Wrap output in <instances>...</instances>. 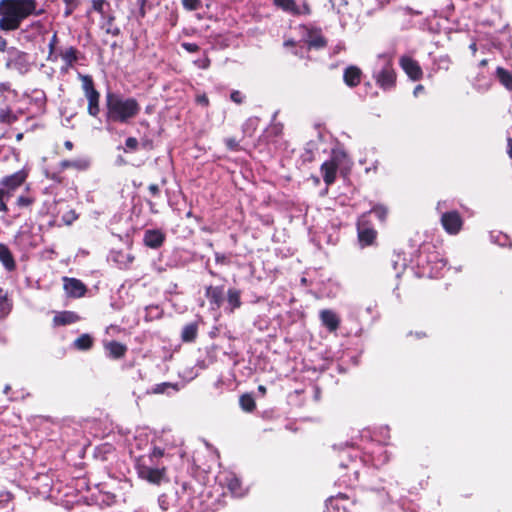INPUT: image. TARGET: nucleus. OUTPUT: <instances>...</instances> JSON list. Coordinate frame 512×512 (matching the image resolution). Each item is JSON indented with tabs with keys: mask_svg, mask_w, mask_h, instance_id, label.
I'll return each mask as SVG.
<instances>
[{
	"mask_svg": "<svg viewBox=\"0 0 512 512\" xmlns=\"http://www.w3.org/2000/svg\"><path fill=\"white\" fill-rule=\"evenodd\" d=\"M104 5H105L104 0H93V8L96 11L103 12Z\"/></svg>",
	"mask_w": 512,
	"mask_h": 512,
	"instance_id": "58836bf2",
	"label": "nucleus"
},
{
	"mask_svg": "<svg viewBox=\"0 0 512 512\" xmlns=\"http://www.w3.org/2000/svg\"><path fill=\"white\" fill-rule=\"evenodd\" d=\"M486 63H487L486 60L481 61V65H486Z\"/></svg>",
	"mask_w": 512,
	"mask_h": 512,
	"instance_id": "4d7b16f0",
	"label": "nucleus"
},
{
	"mask_svg": "<svg viewBox=\"0 0 512 512\" xmlns=\"http://www.w3.org/2000/svg\"><path fill=\"white\" fill-rule=\"evenodd\" d=\"M225 143L230 150H235L238 147V142L234 138L226 139Z\"/></svg>",
	"mask_w": 512,
	"mask_h": 512,
	"instance_id": "ea45409f",
	"label": "nucleus"
},
{
	"mask_svg": "<svg viewBox=\"0 0 512 512\" xmlns=\"http://www.w3.org/2000/svg\"><path fill=\"white\" fill-rule=\"evenodd\" d=\"M446 266V261L444 259H440L435 263V271L434 267L432 268L430 272L431 277H437L440 274V269Z\"/></svg>",
	"mask_w": 512,
	"mask_h": 512,
	"instance_id": "72a5a7b5",
	"label": "nucleus"
},
{
	"mask_svg": "<svg viewBox=\"0 0 512 512\" xmlns=\"http://www.w3.org/2000/svg\"><path fill=\"white\" fill-rule=\"evenodd\" d=\"M358 238L362 246L371 245L376 238V231L370 227H367L363 221H359Z\"/></svg>",
	"mask_w": 512,
	"mask_h": 512,
	"instance_id": "f8f14e48",
	"label": "nucleus"
},
{
	"mask_svg": "<svg viewBox=\"0 0 512 512\" xmlns=\"http://www.w3.org/2000/svg\"><path fill=\"white\" fill-rule=\"evenodd\" d=\"M42 13L43 10H37L36 0H0V29L16 30L29 16Z\"/></svg>",
	"mask_w": 512,
	"mask_h": 512,
	"instance_id": "f257e3e1",
	"label": "nucleus"
},
{
	"mask_svg": "<svg viewBox=\"0 0 512 512\" xmlns=\"http://www.w3.org/2000/svg\"><path fill=\"white\" fill-rule=\"evenodd\" d=\"M227 486L231 493L236 497H242L246 493V489L242 487L241 481L235 476H230L227 479Z\"/></svg>",
	"mask_w": 512,
	"mask_h": 512,
	"instance_id": "412c9836",
	"label": "nucleus"
},
{
	"mask_svg": "<svg viewBox=\"0 0 512 512\" xmlns=\"http://www.w3.org/2000/svg\"><path fill=\"white\" fill-rule=\"evenodd\" d=\"M284 45H285L286 47H288V46H293V45H294V42H293V41H291V40H287V41H285Z\"/></svg>",
	"mask_w": 512,
	"mask_h": 512,
	"instance_id": "603ef678",
	"label": "nucleus"
},
{
	"mask_svg": "<svg viewBox=\"0 0 512 512\" xmlns=\"http://www.w3.org/2000/svg\"><path fill=\"white\" fill-rule=\"evenodd\" d=\"M11 197V193L9 191H5V189L0 188V211L7 212L8 208L6 205V200Z\"/></svg>",
	"mask_w": 512,
	"mask_h": 512,
	"instance_id": "c756f323",
	"label": "nucleus"
},
{
	"mask_svg": "<svg viewBox=\"0 0 512 512\" xmlns=\"http://www.w3.org/2000/svg\"><path fill=\"white\" fill-rule=\"evenodd\" d=\"M362 72L357 66H349L345 69L343 79L347 86L355 87L361 82Z\"/></svg>",
	"mask_w": 512,
	"mask_h": 512,
	"instance_id": "4468645a",
	"label": "nucleus"
},
{
	"mask_svg": "<svg viewBox=\"0 0 512 512\" xmlns=\"http://www.w3.org/2000/svg\"><path fill=\"white\" fill-rule=\"evenodd\" d=\"M15 120V116L9 110H2L0 112V121L6 123H12Z\"/></svg>",
	"mask_w": 512,
	"mask_h": 512,
	"instance_id": "f704fd0d",
	"label": "nucleus"
},
{
	"mask_svg": "<svg viewBox=\"0 0 512 512\" xmlns=\"http://www.w3.org/2000/svg\"><path fill=\"white\" fill-rule=\"evenodd\" d=\"M138 476L152 484H160L165 477V468H152L145 464H137Z\"/></svg>",
	"mask_w": 512,
	"mask_h": 512,
	"instance_id": "423d86ee",
	"label": "nucleus"
},
{
	"mask_svg": "<svg viewBox=\"0 0 512 512\" xmlns=\"http://www.w3.org/2000/svg\"><path fill=\"white\" fill-rule=\"evenodd\" d=\"M496 75H497V78L499 79L500 83L508 90L512 91V74L502 68V67H498L496 69Z\"/></svg>",
	"mask_w": 512,
	"mask_h": 512,
	"instance_id": "4be33fe9",
	"label": "nucleus"
},
{
	"mask_svg": "<svg viewBox=\"0 0 512 512\" xmlns=\"http://www.w3.org/2000/svg\"><path fill=\"white\" fill-rule=\"evenodd\" d=\"M258 391L261 393V394H265L266 393V387L263 386V385H260L258 386Z\"/></svg>",
	"mask_w": 512,
	"mask_h": 512,
	"instance_id": "8fccbe9b",
	"label": "nucleus"
},
{
	"mask_svg": "<svg viewBox=\"0 0 512 512\" xmlns=\"http://www.w3.org/2000/svg\"><path fill=\"white\" fill-rule=\"evenodd\" d=\"M197 101L203 105H208V98L205 95L198 96Z\"/></svg>",
	"mask_w": 512,
	"mask_h": 512,
	"instance_id": "a18cd8bd",
	"label": "nucleus"
},
{
	"mask_svg": "<svg viewBox=\"0 0 512 512\" xmlns=\"http://www.w3.org/2000/svg\"><path fill=\"white\" fill-rule=\"evenodd\" d=\"M470 48L475 52L476 51V44L475 43L471 44Z\"/></svg>",
	"mask_w": 512,
	"mask_h": 512,
	"instance_id": "5fc2aeb1",
	"label": "nucleus"
},
{
	"mask_svg": "<svg viewBox=\"0 0 512 512\" xmlns=\"http://www.w3.org/2000/svg\"><path fill=\"white\" fill-rule=\"evenodd\" d=\"M59 56L65 62L64 70L71 67L78 59L77 50L74 47L65 48L60 52Z\"/></svg>",
	"mask_w": 512,
	"mask_h": 512,
	"instance_id": "a211bd4d",
	"label": "nucleus"
},
{
	"mask_svg": "<svg viewBox=\"0 0 512 512\" xmlns=\"http://www.w3.org/2000/svg\"><path fill=\"white\" fill-rule=\"evenodd\" d=\"M82 82L84 94L88 100V113L91 116H97L100 112L99 107V92L94 88L92 78L88 75H79Z\"/></svg>",
	"mask_w": 512,
	"mask_h": 512,
	"instance_id": "20e7f679",
	"label": "nucleus"
},
{
	"mask_svg": "<svg viewBox=\"0 0 512 512\" xmlns=\"http://www.w3.org/2000/svg\"><path fill=\"white\" fill-rule=\"evenodd\" d=\"M182 47L188 52H196L198 50V46L194 43H183Z\"/></svg>",
	"mask_w": 512,
	"mask_h": 512,
	"instance_id": "79ce46f5",
	"label": "nucleus"
},
{
	"mask_svg": "<svg viewBox=\"0 0 512 512\" xmlns=\"http://www.w3.org/2000/svg\"><path fill=\"white\" fill-rule=\"evenodd\" d=\"M125 145H126L127 150H135L138 146V141L134 137H129L126 140Z\"/></svg>",
	"mask_w": 512,
	"mask_h": 512,
	"instance_id": "c9c22d12",
	"label": "nucleus"
},
{
	"mask_svg": "<svg viewBox=\"0 0 512 512\" xmlns=\"http://www.w3.org/2000/svg\"><path fill=\"white\" fill-rule=\"evenodd\" d=\"M58 42L57 33L55 32L49 42L48 48H49V54H48V60L55 62L58 58V55L56 54V45Z\"/></svg>",
	"mask_w": 512,
	"mask_h": 512,
	"instance_id": "cd10ccee",
	"label": "nucleus"
},
{
	"mask_svg": "<svg viewBox=\"0 0 512 512\" xmlns=\"http://www.w3.org/2000/svg\"><path fill=\"white\" fill-rule=\"evenodd\" d=\"M373 76L376 84L384 90H389L395 85L396 74L392 67L391 56L382 54L377 57Z\"/></svg>",
	"mask_w": 512,
	"mask_h": 512,
	"instance_id": "7ed1b4c3",
	"label": "nucleus"
},
{
	"mask_svg": "<svg viewBox=\"0 0 512 512\" xmlns=\"http://www.w3.org/2000/svg\"><path fill=\"white\" fill-rule=\"evenodd\" d=\"M9 388H10L9 386H6V387H5V390H4V391H5V393H6L7 391H9Z\"/></svg>",
	"mask_w": 512,
	"mask_h": 512,
	"instance_id": "13d9d810",
	"label": "nucleus"
},
{
	"mask_svg": "<svg viewBox=\"0 0 512 512\" xmlns=\"http://www.w3.org/2000/svg\"><path fill=\"white\" fill-rule=\"evenodd\" d=\"M184 8L193 11L199 8L200 0H182Z\"/></svg>",
	"mask_w": 512,
	"mask_h": 512,
	"instance_id": "473e14b6",
	"label": "nucleus"
},
{
	"mask_svg": "<svg viewBox=\"0 0 512 512\" xmlns=\"http://www.w3.org/2000/svg\"><path fill=\"white\" fill-rule=\"evenodd\" d=\"M441 224L450 235L458 234L463 226V219L457 211L445 212L441 216Z\"/></svg>",
	"mask_w": 512,
	"mask_h": 512,
	"instance_id": "39448f33",
	"label": "nucleus"
},
{
	"mask_svg": "<svg viewBox=\"0 0 512 512\" xmlns=\"http://www.w3.org/2000/svg\"><path fill=\"white\" fill-rule=\"evenodd\" d=\"M309 48H321L325 46V40L319 34H312L305 40Z\"/></svg>",
	"mask_w": 512,
	"mask_h": 512,
	"instance_id": "b1692460",
	"label": "nucleus"
},
{
	"mask_svg": "<svg viewBox=\"0 0 512 512\" xmlns=\"http://www.w3.org/2000/svg\"><path fill=\"white\" fill-rule=\"evenodd\" d=\"M149 190L153 195H156L159 192V188L155 184L150 185Z\"/></svg>",
	"mask_w": 512,
	"mask_h": 512,
	"instance_id": "49530a36",
	"label": "nucleus"
},
{
	"mask_svg": "<svg viewBox=\"0 0 512 512\" xmlns=\"http://www.w3.org/2000/svg\"><path fill=\"white\" fill-rule=\"evenodd\" d=\"M0 262L7 271H13L16 268V262L7 245L0 243Z\"/></svg>",
	"mask_w": 512,
	"mask_h": 512,
	"instance_id": "2eb2a0df",
	"label": "nucleus"
},
{
	"mask_svg": "<svg viewBox=\"0 0 512 512\" xmlns=\"http://www.w3.org/2000/svg\"><path fill=\"white\" fill-rule=\"evenodd\" d=\"M17 204L19 206H28L31 204V200L27 197H24V196H20L18 197L17 199Z\"/></svg>",
	"mask_w": 512,
	"mask_h": 512,
	"instance_id": "37998d69",
	"label": "nucleus"
},
{
	"mask_svg": "<svg viewBox=\"0 0 512 512\" xmlns=\"http://www.w3.org/2000/svg\"><path fill=\"white\" fill-rule=\"evenodd\" d=\"M153 455L156 457H160L163 455V452L160 449H154Z\"/></svg>",
	"mask_w": 512,
	"mask_h": 512,
	"instance_id": "09e8293b",
	"label": "nucleus"
},
{
	"mask_svg": "<svg viewBox=\"0 0 512 512\" xmlns=\"http://www.w3.org/2000/svg\"><path fill=\"white\" fill-rule=\"evenodd\" d=\"M79 320V317L77 314L71 311H63L58 314H56L53 318L54 325H67L75 323Z\"/></svg>",
	"mask_w": 512,
	"mask_h": 512,
	"instance_id": "f3484780",
	"label": "nucleus"
},
{
	"mask_svg": "<svg viewBox=\"0 0 512 512\" xmlns=\"http://www.w3.org/2000/svg\"><path fill=\"white\" fill-rule=\"evenodd\" d=\"M164 238L165 236L160 230L152 229L144 233L143 241L150 248H158L162 245Z\"/></svg>",
	"mask_w": 512,
	"mask_h": 512,
	"instance_id": "ddd939ff",
	"label": "nucleus"
},
{
	"mask_svg": "<svg viewBox=\"0 0 512 512\" xmlns=\"http://www.w3.org/2000/svg\"><path fill=\"white\" fill-rule=\"evenodd\" d=\"M74 344L80 350H87L92 345V339L88 334H83L75 340Z\"/></svg>",
	"mask_w": 512,
	"mask_h": 512,
	"instance_id": "a878e982",
	"label": "nucleus"
},
{
	"mask_svg": "<svg viewBox=\"0 0 512 512\" xmlns=\"http://www.w3.org/2000/svg\"><path fill=\"white\" fill-rule=\"evenodd\" d=\"M197 334V327L194 324H189L184 327L182 331V339L184 341H192L195 339Z\"/></svg>",
	"mask_w": 512,
	"mask_h": 512,
	"instance_id": "bb28decb",
	"label": "nucleus"
},
{
	"mask_svg": "<svg viewBox=\"0 0 512 512\" xmlns=\"http://www.w3.org/2000/svg\"><path fill=\"white\" fill-rule=\"evenodd\" d=\"M230 98L233 102H235L237 104H240L243 101V96H242L241 92H239V91H233L230 95Z\"/></svg>",
	"mask_w": 512,
	"mask_h": 512,
	"instance_id": "e433bc0d",
	"label": "nucleus"
},
{
	"mask_svg": "<svg viewBox=\"0 0 512 512\" xmlns=\"http://www.w3.org/2000/svg\"><path fill=\"white\" fill-rule=\"evenodd\" d=\"M207 297L210 299L211 303H214L216 306L220 305L221 292L217 288L209 287L207 289Z\"/></svg>",
	"mask_w": 512,
	"mask_h": 512,
	"instance_id": "c85d7f7f",
	"label": "nucleus"
},
{
	"mask_svg": "<svg viewBox=\"0 0 512 512\" xmlns=\"http://www.w3.org/2000/svg\"><path fill=\"white\" fill-rule=\"evenodd\" d=\"M107 121L127 123L136 117L140 105L136 99L119 94L108 93L106 96Z\"/></svg>",
	"mask_w": 512,
	"mask_h": 512,
	"instance_id": "f03ea898",
	"label": "nucleus"
},
{
	"mask_svg": "<svg viewBox=\"0 0 512 512\" xmlns=\"http://www.w3.org/2000/svg\"><path fill=\"white\" fill-rule=\"evenodd\" d=\"M400 65L405 73L412 79L418 80L422 77V70L418 63L410 57H402L400 59Z\"/></svg>",
	"mask_w": 512,
	"mask_h": 512,
	"instance_id": "1a4fd4ad",
	"label": "nucleus"
},
{
	"mask_svg": "<svg viewBox=\"0 0 512 512\" xmlns=\"http://www.w3.org/2000/svg\"><path fill=\"white\" fill-rule=\"evenodd\" d=\"M64 146H65L67 149L71 150V149H72V147H73V144H72V142H71V141H66V142L64 143Z\"/></svg>",
	"mask_w": 512,
	"mask_h": 512,
	"instance_id": "3c124183",
	"label": "nucleus"
},
{
	"mask_svg": "<svg viewBox=\"0 0 512 512\" xmlns=\"http://www.w3.org/2000/svg\"><path fill=\"white\" fill-rule=\"evenodd\" d=\"M169 387V384L167 383H162V384H158L156 385L154 388H153V393L155 394H161V393H164L165 392V389Z\"/></svg>",
	"mask_w": 512,
	"mask_h": 512,
	"instance_id": "4c0bfd02",
	"label": "nucleus"
},
{
	"mask_svg": "<svg viewBox=\"0 0 512 512\" xmlns=\"http://www.w3.org/2000/svg\"><path fill=\"white\" fill-rule=\"evenodd\" d=\"M16 138H17L18 141L21 140L22 139V134L19 133Z\"/></svg>",
	"mask_w": 512,
	"mask_h": 512,
	"instance_id": "6e6d98bb",
	"label": "nucleus"
},
{
	"mask_svg": "<svg viewBox=\"0 0 512 512\" xmlns=\"http://www.w3.org/2000/svg\"><path fill=\"white\" fill-rule=\"evenodd\" d=\"M321 323L330 332H335L340 326L339 316L330 309H323L319 313Z\"/></svg>",
	"mask_w": 512,
	"mask_h": 512,
	"instance_id": "6e6552de",
	"label": "nucleus"
},
{
	"mask_svg": "<svg viewBox=\"0 0 512 512\" xmlns=\"http://www.w3.org/2000/svg\"><path fill=\"white\" fill-rule=\"evenodd\" d=\"M274 4L285 12L298 15L308 12V8L304 7L303 11L296 5L294 0H273Z\"/></svg>",
	"mask_w": 512,
	"mask_h": 512,
	"instance_id": "dca6fc26",
	"label": "nucleus"
},
{
	"mask_svg": "<svg viewBox=\"0 0 512 512\" xmlns=\"http://www.w3.org/2000/svg\"><path fill=\"white\" fill-rule=\"evenodd\" d=\"M10 312V305L5 297L0 296V318L5 317Z\"/></svg>",
	"mask_w": 512,
	"mask_h": 512,
	"instance_id": "2f4dec72",
	"label": "nucleus"
},
{
	"mask_svg": "<svg viewBox=\"0 0 512 512\" xmlns=\"http://www.w3.org/2000/svg\"><path fill=\"white\" fill-rule=\"evenodd\" d=\"M508 155L512 158V138L508 141Z\"/></svg>",
	"mask_w": 512,
	"mask_h": 512,
	"instance_id": "de8ad7c7",
	"label": "nucleus"
},
{
	"mask_svg": "<svg viewBox=\"0 0 512 512\" xmlns=\"http://www.w3.org/2000/svg\"><path fill=\"white\" fill-rule=\"evenodd\" d=\"M61 165L63 168H73L79 171H83L88 169V167L90 166V161L88 158L83 157L75 160H65L62 162Z\"/></svg>",
	"mask_w": 512,
	"mask_h": 512,
	"instance_id": "6ab92c4d",
	"label": "nucleus"
},
{
	"mask_svg": "<svg viewBox=\"0 0 512 512\" xmlns=\"http://www.w3.org/2000/svg\"><path fill=\"white\" fill-rule=\"evenodd\" d=\"M64 289L69 296L82 297L86 292L85 285L77 279L65 278Z\"/></svg>",
	"mask_w": 512,
	"mask_h": 512,
	"instance_id": "9d476101",
	"label": "nucleus"
},
{
	"mask_svg": "<svg viewBox=\"0 0 512 512\" xmlns=\"http://www.w3.org/2000/svg\"><path fill=\"white\" fill-rule=\"evenodd\" d=\"M105 349L108 352L109 356L112 358H120L125 354L126 347L116 341H111L105 344Z\"/></svg>",
	"mask_w": 512,
	"mask_h": 512,
	"instance_id": "aec40b11",
	"label": "nucleus"
},
{
	"mask_svg": "<svg viewBox=\"0 0 512 512\" xmlns=\"http://www.w3.org/2000/svg\"><path fill=\"white\" fill-rule=\"evenodd\" d=\"M128 260L131 262V261H133V258L128 256Z\"/></svg>",
	"mask_w": 512,
	"mask_h": 512,
	"instance_id": "bf43d9fd",
	"label": "nucleus"
},
{
	"mask_svg": "<svg viewBox=\"0 0 512 512\" xmlns=\"http://www.w3.org/2000/svg\"><path fill=\"white\" fill-rule=\"evenodd\" d=\"M337 167H338V163H337V155L336 154H334L330 160H328L322 164L321 171L323 173L324 181L327 185L334 182L335 177H336Z\"/></svg>",
	"mask_w": 512,
	"mask_h": 512,
	"instance_id": "9b49d317",
	"label": "nucleus"
},
{
	"mask_svg": "<svg viewBox=\"0 0 512 512\" xmlns=\"http://www.w3.org/2000/svg\"><path fill=\"white\" fill-rule=\"evenodd\" d=\"M228 303L231 306V310H234L241 305L240 292L235 289H229L227 293Z\"/></svg>",
	"mask_w": 512,
	"mask_h": 512,
	"instance_id": "5701e85b",
	"label": "nucleus"
},
{
	"mask_svg": "<svg viewBox=\"0 0 512 512\" xmlns=\"http://www.w3.org/2000/svg\"><path fill=\"white\" fill-rule=\"evenodd\" d=\"M209 59L208 58H202L197 61H195V64L202 69H206L209 66Z\"/></svg>",
	"mask_w": 512,
	"mask_h": 512,
	"instance_id": "a19ab883",
	"label": "nucleus"
},
{
	"mask_svg": "<svg viewBox=\"0 0 512 512\" xmlns=\"http://www.w3.org/2000/svg\"><path fill=\"white\" fill-rule=\"evenodd\" d=\"M443 204L444 203H442V202H438L437 207H436L438 211H440L442 209Z\"/></svg>",
	"mask_w": 512,
	"mask_h": 512,
	"instance_id": "864d4df0",
	"label": "nucleus"
},
{
	"mask_svg": "<svg viewBox=\"0 0 512 512\" xmlns=\"http://www.w3.org/2000/svg\"><path fill=\"white\" fill-rule=\"evenodd\" d=\"M27 178V172L24 170L17 171L16 173L4 177L1 181L2 188L5 189V191H9V193L12 194V192L17 189L19 186H21L24 181Z\"/></svg>",
	"mask_w": 512,
	"mask_h": 512,
	"instance_id": "0eeeda50",
	"label": "nucleus"
},
{
	"mask_svg": "<svg viewBox=\"0 0 512 512\" xmlns=\"http://www.w3.org/2000/svg\"><path fill=\"white\" fill-rule=\"evenodd\" d=\"M424 87L422 85H417L413 91L415 97L419 96V94L423 93Z\"/></svg>",
	"mask_w": 512,
	"mask_h": 512,
	"instance_id": "c03bdc74",
	"label": "nucleus"
},
{
	"mask_svg": "<svg viewBox=\"0 0 512 512\" xmlns=\"http://www.w3.org/2000/svg\"><path fill=\"white\" fill-rule=\"evenodd\" d=\"M240 406L246 412H251L255 408V401L249 394H244L240 397Z\"/></svg>",
	"mask_w": 512,
	"mask_h": 512,
	"instance_id": "393cba45",
	"label": "nucleus"
},
{
	"mask_svg": "<svg viewBox=\"0 0 512 512\" xmlns=\"http://www.w3.org/2000/svg\"><path fill=\"white\" fill-rule=\"evenodd\" d=\"M372 212L378 217L379 220L384 221L386 219L387 209L384 206H382V205L375 206L372 209Z\"/></svg>",
	"mask_w": 512,
	"mask_h": 512,
	"instance_id": "7c9ffc66",
	"label": "nucleus"
}]
</instances>
